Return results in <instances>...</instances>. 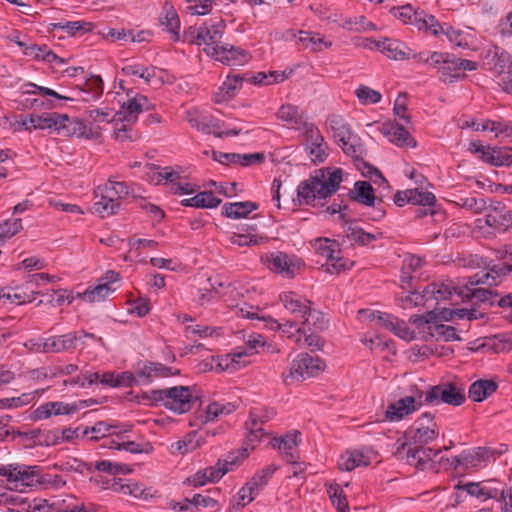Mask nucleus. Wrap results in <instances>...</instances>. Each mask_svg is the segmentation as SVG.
Listing matches in <instances>:
<instances>
[{
    "mask_svg": "<svg viewBox=\"0 0 512 512\" xmlns=\"http://www.w3.org/2000/svg\"><path fill=\"white\" fill-rule=\"evenodd\" d=\"M379 132L385 136L391 143L398 147H416L415 139L401 125L392 121L381 123L378 126Z\"/></svg>",
    "mask_w": 512,
    "mask_h": 512,
    "instance_id": "25",
    "label": "nucleus"
},
{
    "mask_svg": "<svg viewBox=\"0 0 512 512\" xmlns=\"http://www.w3.org/2000/svg\"><path fill=\"white\" fill-rule=\"evenodd\" d=\"M489 449L486 447H476L468 451H463L460 455L452 458H439V466L444 469H455L458 466L466 468H475L485 463L489 458Z\"/></svg>",
    "mask_w": 512,
    "mask_h": 512,
    "instance_id": "16",
    "label": "nucleus"
},
{
    "mask_svg": "<svg viewBox=\"0 0 512 512\" xmlns=\"http://www.w3.org/2000/svg\"><path fill=\"white\" fill-rule=\"evenodd\" d=\"M88 88L91 92L86 89H77L74 91V95H62L57 93L55 90L39 86L32 82L24 83L21 86L23 94H39L44 97H52L56 100L66 101H84L87 102L91 99H97L103 92V82L100 77H93L88 83Z\"/></svg>",
    "mask_w": 512,
    "mask_h": 512,
    "instance_id": "6",
    "label": "nucleus"
},
{
    "mask_svg": "<svg viewBox=\"0 0 512 512\" xmlns=\"http://www.w3.org/2000/svg\"><path fill=\"white\" fill-rule=\"evenodd\" d=\"M459 288L451 280L429 284L424 289L427 306H431L429 304L431 301L438 303L444 300H453L455 296L459 297Z\"/></svg>",
    "mask_w": 512,
    "mask_h": 512,
    "instance_id": "28",
    "label": "nucleus"
},
{
    "mask_svg": "<svg viewBox=\"0 0 512 512\" xmlns=\"http://www.w3.org/2000/svg\"><path fill=\"white\" fill-rule=\"evenodd\" d=\"M479 284H488L489 286L497 285L496 277L491 273L481 271L469 278L466 284L459 288V297L464 299L475 298L485 302L490 300L491 291L486 288H475Z\"/></svg>",
    "mask_w": 512,
    "mask_h": 512,
    "instance_id": "17",
    "label": "nucleus"
},
{
    "mask_svg": "<svg viewBox=\"0 0 512 512\" xmlns=\"http://www.w3.org/2000/svg\"><path fill=\"white\" fill-rule=\"evenodd\" d=\"M261 260L271 271L287 278H293L302 267V262L296 256L280 251L267 253Z\"/></svg>",
    "mask_w": 512,
    "mask_h": 512,
    "instance_id": "15",
    "label": "nucleus"
},
{
    "mask_svg": "<svg viewBox=\"0 0 512 512\" xmlns=\"http://www.w3.org/2000/svg\"><path fill=\"white\" fill-rule=\"evenodd\" d=\"M312 245L319 255L326 257L327 261L322 265L326 272L340 273L351 267L352 263L340 256L341 250L337 241L329 238H317Z\"/></svg>",
    "mask_w": 512,
    "mask_h": 512,
    "instance_id": "11",
    "label": "nucleus"
},
{
    "mask_svg": "<svg viewBox=\"0 0 512 512\" xmlns=\"http://www.w3.org/2000/svg\"><path fill=\"white\" fill-rule=\"evenodd\" d=\"M323 368L324 363L319 358L301 353L292 361L289 371L283 374V378L287 384H290L294 381L312 377Z\"/></svg>",
    "mask_w": 512,
    "mask_h": 512,
    "instance_id": "13",
    "label": "nucleus"
},
{
    "mask_svg": "<svg viewBox=\"0 0 512 512\" xmlns=\"http://www.w3.org/2000/svg\"><path fill=\"white\" fill-rule=\"evenodd\" d=\"M229 471L230 468L224 467L221 460H218L215 465L198 470L194 475L188 477L185 483L193 487H201L219 481Z\"/></svg>",
    "mask_w": 512,
    "mask_h": 512,
    "instance_id": "27",
    "label": "nucleus"
},
{
    "mask_svg": "<svg viewBox=\"0 0 512 512\" xmlns=\"http://www.w3.org/2000/svg\"><path fill=\"white\" fill-rule=\"evenodd\" d=\"M377 453L371 448L347 450L338 460V467L342 471H352L361 466H368L376 460Z\"/></svg>",
    "mask_w": 512,
    "mask_h": 512,
    "instance_id": "22",
    "label": "nucleus"
},
{
    "mask_svg": "<svg viewBox=\"0 0 512 512\" xmlns=\"http://www.w3.org/2000/svg\"><path fill=\"white\" fill-rule=\"evenodd\" d=\"M280 301L295 319L301 321L303 327H314L319 330L326 327L327 321L324 314L312 308V303L308 299L289 291L280 295Z\"/></svg>",
    "mask_w": 512,
    "mask_h": 512,
    "instance_id": "3",
    "label": "nucleus"
},
{
    "mask_svg": "<svg viewBox=\"0 0 512 512\" xmlns=\"http://www.w3.org/2000/svg\"><path fill=\"white\" fill-rule=\"evenodd\" d=\"M161 24L171 34L173 40H179L180 20L173 6L165 5L164 14L161 17Z\"/></svg>",
    "mask_w": 512,
    "mask_h": 512,
    "instance_id": "50",
    "label": "nucleus"
},
{
    "mask_svg": "<svg viewBox=\"0 0 512 512\" xmlns=\"http://www.w3.org/2000/svg\"><path fill=\"white\" fill-rule=\"evenodd\" d=\"M116 290L115 287H108L98 281L93 287H88L83 293L79 294V298L85 302L95 303L103 301L108 295Z\"/></svg>",
    "mask_w": 512,
    "mask_h": 512,
    "instance_id": "51",
    "label": "nucleus"
},
{
    "mask_svg": "<svg viewBox=\"0 0 512 512\" xmlns=\"http://www.w3.org/2000/svg\"><path fill=\"white\" fill-rule=\"evenodd\" d=\"M78 336L76 333H68L60 336H51L45 338L43 346L44 351L47 353H60L68 351L76 347Z\"/></svg>",
    "mask_w": 512,
    "mask_h": 512,
    "instance_id": "36",
    "label": "nucleus"
},
{
    "mask_svg": "<svg viewBox=\"0 0 512 512\" xmlns=\"http://www.w3.org/2000/svg\"><path fill=\"white\" fill-rule=\"evenodd\" d=\"M129 194V188L125 182H118L109 179L103 185H99L95 189V195H103L108 198L114 204H118L120 208V202Z\"/></svg>",
    "mask_w": 512,
    "mask_h": 512,
    "instance_id": "35",
    "label": "nucleus"
},
{
    "mask_svg": "<svg viewBox=\"0 0 512 512\" xmlns=\"http://www.w3.org/2000/svg\"><path fill=\"white\" fill-rule=\"evenodd\" d=\"M277 469L278 467L274 464L268 465L255 473L249 482L260 492L268 484Z\"/></svg>",
    "mask_w": 512,
    "mask_h": 512,
    "instance_id": "63",
    "label": "nucleus"
},
{
    "mask_svg": "<svg viewBox=\"0 0 512 512\" xmlns=\"http://www.w3.org/2000/svg\"><path fill=\"white\" fill-rule=\"evenodd\" d=\"M29 512H83V509L78 506L61 509L45 499H35L29 504Z\"/></svg>",
    "mask_w": 512,
    "mask_h": 512,
    "instance_id": "60",
    "label": "nucleus"
},
{
    "mask_svg": "<svg viewBox=\"0 0 512 512\" xmlns=\"http://www.w3.org/2000/svg\"><path fill=\"white\" fill-rule=\"evenodd\" d=\"M469 126L475 131L494 132L496 136H499L501 134L510 135V125L508 122L504 121H492L486 119L480 122H472Z\"/></svg>",
    "mask_w": 512,
    "mask_h": 512,
    "instance_id": "53",
    "label": "nucleus"
},
{
    "mask_svg": "<svg viewBox=\"0 0 512 512\" xmlns=\"http://www.w3.org/2000/svg\"><path fill=\"white\" fill-rule=\"evenodd\" d=\"M75 411V407L60 401L46 402L38 406L31 414L33 421H41L51 416L68 415Z\"/></svg>",
    "mask_w": 512,
    "mask_h": 512,
    "instance_id": "31",
    "label": "nucleus"
},
{
    "mask_svg": "<svg viewBox=\"0 0 512 512\" xmlns=\"http://www.w3.org/2000/svg\"><path fill=\"white\" fill-rule=\"evenodd\" d=\"M122 72L127 76H137L143 79L146 83H149L155 76L156 68L133 63L125 65L122 68Z\"/></svg>",
    "mask_w": 512,
    "mask_h": 512,
    "instance_id": "57",
    "label": "nucleus"
},
{
    "mask_svg": "<svg viewBox=\"0 0 512 512\" xmlns=\"http://www.w3.org/2000/svg\"><path fill=\"white\" fill-rule=\"evenodd\" d=\"M296 41L303 49H308L311 52H321L332 46V42L330 40H327L320 33L311 31H299L296 35Z\"/></svg>",
    "mask_w": 512,
    "mask_h": 512,
    "instance_id": "34",
    "label": "nucleus"
},
{
    "mask_svg": "<svg viewBox=\"0 0 512 512\" xmlns=\"http://www.w3.org/2000/svg\"><path fill=\"white\" fill-rule=\"evenodd\" d=\"M304 138L305 150L314 163H323L327 154V144L318 127L312 122L301 132Z\"/></svg>",
    "mask_w": 512,
    "mask_h": 512,
    "instance_id": "18",
    "label": "nucleus"
},
{
    "mask_svg": "<svg viewBox=\"0 0 512 512\" xmlns=\"http://www.w3.org/2000/svg\"><path fill=\"white\" fill-rule=\"evenodd\" d=\"M184 118L191 127L206 134L215 133V128H219L216 120L210 116L200 114L196 109L187 110Z\"/></svg>",
    "mask_w": 512,
    "mask_h": 512,
    "instance_id": "37",
    "label": "nucleus"
},
{
    "mask_svg": "<svg viewBox=\"0 0 512 512\" xmlns=\"http://www.w3.org/2000/svg\"><path fill=\"white\" fill-rule=\"evenodd\" d=\"M252 352L244 349H236L232 353L220 356L219 371L236 372L250 363Z\"/></svg>",
    "mask_w": 512,
    "mask_h": 512,
    "instance_id": "32",
    "label": "nucleus"
},
{
    "mask_svg": "<svg viewBox=\"0 0 512 512\" xmlns=\"http://www.w3.org/2000/svg\"><path fill=\"white\" fill-rule=\"evenodd\" d=\"M483 65L495 76L506 77L512 69V56L498 46H492L485 50Z\"/></svg>",
    "mask_w": 512,
    "mask_h": 512,
    "instance_id": "19",
    "label": "nucleus"
},
{
    "mask_svg": "<svg viewBox=\"0 0 512 512\" xmlns=\"http://www.w3.org/2000/svg\"><path fill=\"white\" fill-rule=\"evenodd\" d=\"M425 403L424 392L415 388L410 395L404 396L387 406L385 419L390 422L401 421L418 411Z\"/></svg>",
    "mask_w": 512,
    "mask_h": 512,
    "instance_id": "10",
    "label": "nucleus"
},
{
    "mask_svg": "<svg viewBox=\"0 0 512 512\" xmlns=\"http://www.w3.org/2000/svg\"><path fill=\"white\" fill-rule=\"evenodd\" d=\"M379 50L384 53L387 57L394 60H403L409 57L406 46L393 39H384L379 45Z\"/></svg>",
    "mask_w": 512,
    "mask_h": 512,
    "instance_id": "47",
    "label": "nucleus"
},
{
    "mask_svg": "<svg viewBox=\"0 0 512 512\" xmlns=\"http://www.w3.org/2000/svg\"><path fill=\"white\" fill-rule=\"evenodd\" d=\"M47 389H36L34 391L22 393L16 397L0 399L1 409H18L36 402Z\"/></svg>",
    "mask_w": 512,
    "mask_h": 512,
    "instance_id": "38",
    "label": "nucleus"
},
{
    "mask_svg": "<svg viewBox=\"0 0 512 512\" xmlns=\"http://www.w3.org/2000/svg\"><path fill=\"white\" fill-rule=\"evenodd\" d=\"M258 443L259 442L249 441L247 437L245 445L237 450L231 451L225 459L221 460L222 464H224V467H229L230 470H232L234 466L242 463L250 455Z\"/></svg>",
    "mask_w": 512,
    "mask_h": 512,
    "instance_id": "46",
    "label": "nucleus"
},
{
    "mask_svg": "<svg viewBox=\"0 0 512 512\" xmlns=\"http://www.w3.org/2000/svg\"><path fill=\"white\" fill-rule=\"evenodd\" d=\"M195 438V434H188L183 439L171 445V452L173 454L184 455L186 453L194 451L196 448L200 446L199 441Z\"/></svg>",
    "mask_w": 512,
    "mask_h": 512,
    "instance_id": "64",
    "label": "nucleus"
},
{
    "mask_svg": "<svg viewBox=\"0 0 512 512\" xmlns=\"http://www.w3.org/2000/svg\"><path fill=\"white\" fill-rule=\"evenodd\" d=\"M64 117H59V113H51L45 115H30L29 117H23L16 121L14 126L15 129L20 130H45L53 129L56 131L57 125H60V120Z\"/></svg>",
    "mask_w": 512,
    "mask_h": 512,
    "instance_id": "24",
    "label": "nucleus"
},
{
    "mask_svg": "<svg viewBox=\"0 0 512 512\" xmlns=\"http://www.w3.org/2000/svg\"><path fill=\"white\" fill-rule=\"evenodd\" d=\"M301 443V433L298 430H291L284 435L273 437L271 446L277 449L287 462H294L299 459L298 446Z\"/></svg>",
    "mask_w": 512,
    "mask_h": 512,
    "instance_id": "21",
    "label": "nucleus"
},
{
    "mask_svg": "<svg viewBox=\"0 0 512 512\" xmlns=\"http://www.w3.org/2000/svg\"><path fill=\"white\" fill-rule=\"evenodd\" d=\"M497 383L493 380L480 379L471 384L468 396L474 402H482L497 390Z\"/></svg>",
    "mask_w": 512,
    "mask_h": 512,
    "instance_id": "40",
    "label": "nucleus"
},
{
    "mask_svg": "<svg viewBox=\"0 0 512 512\" xmlns=\"http://www.w3.org/2000/svg\"><path fill=\"white\" fill-rule=\"evenodd\" d=\"M326 128L329 133L332 134L334 140L338 137H345V135H349L351 130L350 125L344 120V118L340 115H330L326 120Z\"/></svg>",
    "mask_w": 512,
    "mask_h": 512,
    "instance_id": "52",
    "label": "nucleus"
},
{
    "mask_svg": "<svg viewBox=\"0 0 512 512\" xmlns=\"http://www.w3.org/2000/svg\"><path fill=\"white\" fill-rule=\"evenodd\" d=\"M103 446L109 447L111 449L125 450V451L135 453V454H137V453L149 454L153 451V446L148 442L139 444L134 441L119 442L114 439H106L103 443Z\"/></svg>",
    "mask_w": 512,
    "mask_h": 512,
    "instance_id": "48",
    "label": "nucleus"
},
{
    "mask_svg": "<svg viewBox=\"0 0 512 512\" xmlns=\"http://www.w3.org/2000/svg\"><path fill=\"white\" fill-rule=\"evenodd\" d=\"M355 199L361 204L372 206L375 201L374 189L366 181H357L354 185Z\"/></svg>",
    "mask_w": 512,
    "mask_h": 512,
    "instance_id": "58",
    "label": "nucleus"
},
{
    "mask_svg": "<svg viewBox=\"0 0 512 512\" xmlns=\"http://www.w3.org/2000/svg\"><path fill=\"white\" fill-rule=\"evenodd\" d=\"M257 208L258 204L252 201L226 203L222 207V213L228 218L239 219L247 217Z\"/></svg>",
    "mask_w": 512,
    "mask_h": 512,
    "instance_id": "43",
    "label": "nucleus"
},
{
    "mask_svg": "<svg viewBox=\"0 0 512 512\" xmlns=\"http://www.w3.org/2000/svg\"><path fill=\"white\" fill-rule=\"evenodd\" d=\"M31 286L32 284H28L27 282L26 285L22 287H7L2 289L0 293V300L3 303L16 305L32 302L35 299V292L31 289Z\"/></svg>",
    "mask_w": 512,
    "mask_h": 512,
    "instance_id": "33",
    "label": "nucleus"
},
{
    "mask_svg": "<svg viewBox=\"0 0 512 512\" xmlns=\"http://www.w3.org/2000/svg\"><path fill=\"white\" fill-rule=\"evenodd\" d=\"M278 120L284 122V125L289 129L297 131H304L305 127L310 125L305 116V113L299 109V107L292 104H284L280 106L276 113Z\"/></svg>",
    "mask_w": 512,
    "mask_h": 512,
    "instance_id": "26",
    "label": "nucleus"
},
{
    "mask_svg": "<svg viewBox=\"0 0 512 512\" xmlns=\"http://www.w3.org/2000/svg\"><path fill=\"white\" fill-rule=\"evenodd\" d=\"M468 150L476 154L483 162L492 166L499 167L506 164L507 154H504L502 152L503 149L500 147L485 146L480 141H472L469 144Z\"/></svg>",
    "mask_w": 512,
    "mask_h": 512,
    "instance_id": "30",
    "label": "nucleus"
},
{
    "mask_svg": "<svg viewBox=\"0 0 512 512\" xmlns=\"http://www.w3.org/2000/svg\"><path fill=\"white\" fill-rule=\"evenodd\" d=\"M456 488L463 489L469 495L477 498H482L484 500L496 499L499 494V490L497 488L491 487L482 482H469L464 485L457 484Z\"/></svg>",
    "mask_w": 512,
    "mask_h": 512,
    "instance_id": "42",
    "label": "nucleus"
},
{
    "mask_svg": "<svg viewBox=\"0 0 512 512\" xmlns=\"http://www.w3.org/2000/svg\"><path fill=\"white\" fill-rule=\"evenodd\" d=\"M212 59L228 66H243L249 62L250 54L240 47L223 44L217 49V54L213 55Z\"/></svg>",
    "mask_w": 512,
    "mask_h": 512,
    "instance_id": "29",
    "label": "nucleus"
},
{
    "mask_svg": "<svg viewBox=\"0 0 512 512\" xmlns=\"http://www.w3.org/2000/svg\"><path fill=\"white\" fill-rule=\"evenodd\" d=\"M225 24L223 21L203 23L200 26H190L183 32V41L203 45V52L212 58L217 54V49L221 46V39L224 33Z\"/></svg>",
    "mask_w": 512,
    "mask_h": 512,
    "instance_id": "4",
    "label": "nucleus"
},
{
    "mask_svg": "<svg viewBox=\"0 0 512 512\" xmlns=\"http://www.w3.org/2000/svg\"><path fill=\"white\" fill-rule=\"evenodd\" d=\"M153 399L167 409L182 414L191 409L193 395L188 386H175L153 391Z\"/></svg>",
    "mask_w": 512,
    "mask_h": 512,
    "instance_id": "9",
    "label": "nucleus"
},
{
    "mask_svg": "<svg viewBox=\"0 0 512 512\" xmlns=\"http://www.w3.org/2000/svg\"><path fill=\"white\" fill-rule=\"evenodd\" d=\"M265 240L264 237L253 233H231L229 241L231 244L238 247L255 246L259 245Z\"/></svg>",
    "mask_w": 512,
    "mask_h": 512,
    "instance_id": "62",
    "label": "nucleus"
},
{
    "mask_svg": "<svg viewBox=\"0 0 512 512\" xmlns=\"http://www.w3.org/2000/svg\"><path fill=\"white\" fill-rule=\"evenodd\" d=\"M489 200L490 199H486L483 197L478 198V197H473V196H469V197L461 196L455 201V203L458 206L465 208L474 214H481L482 212L486 211V209L488 207Z\"/></svg>",
    "mask_w": 512,
    "mask_h": 512,
    "instance_id": "56",
    "label": "nucleus"
},
{
    "mask_svg": "<svg viewBox=\"0 0 512 512\" xmlns=\"http://www.w3.org/2000/svg\"><path fill=\"white\" fill-rule=\"evenodd\" d=\"M59 117H64L60 120V125H57L56 132L64 137H82L86 134L87 127L83 121L77 118H70L67 114H59Z\"/></svg>",
    "mask_w": 512,
    "mask_h": 512,
    "instance_id": "39",
    "label": "nucleus"
},
{
    "mask_svg": "<svg viewBox=\"0 0 512 512\" xmlns=\"http://www.w3.org/2000/svg\"><path fill=\"white\" fill-rule=\"evenodd\" d=\"M427 404L438 405L445 403L451 406H460L465 402V390L456 383L446 382L432 386L424 392Z\"/></svg>",
    "mask_w": 512,
    "mask_h": 512,
    "instance_id": "12",
    "label": "nucleus"
},
{
    "mask_svg": "<svg viewBox=\"0 0 512 512\" xmlns=\"http://www.w3.org/2000/svg\"><path fill=\"white\" fill-rule=\"evenodd\" d=\"M409 321L418 329L420 334L434 337L433 329L437 321L436 310L429 311L425 315H412Z\"/></svg>",
    "mask_w": 512,
    "mask_h": 512,
    "instance_id": "45",
    "label": "nucleus"
},
{
    "mask_svg": "<svg viewBox=\"0 0 512 512\" xmlns=\"http://www.w3.org/2000/svg\"><path fill=\"white\" fill-rule=\"evenodd\" d=\"M342 27L350 32H369L377 29L376 25L365 16L358 15L346 19Z\"/></svg>",
    "mask_w": 512,
    "mask_h": 512,
    "instance_id": "54",
    "label": "nucleus"
},
{
    "mask_svg": "<svg viewBox=\"0 0 512 512\" xmlns=\"http://www.w3.org/2000/svg\"><path fill=\"white\" fill-rule=\"evenodd\" d=\"M436 30L437 33L433 34L434 36L444 34L447 36L451 43L460 48H469L472 43V37L469 34H466L460 30H456L448 24L442 25L439 23V28Z\"/></svg>",
    "mask_w": 512,
    "mask_h": 512,
    "instance_id": "44",
    "label": "nucleus"
},
{
    "mask_svg": "<svg viewBox=\"0 0 512 512\" xmlns=\"http://www.w3.org/2000/svg\"><path fill=\"white\" fill-rule=\"evenodd\" d=\"M236 313L239 317L242 318L262 320L270 329H279L283 334L287 335L288 338L293 339L297 344H301L302 331L306 328L302 325L300 326L299 324L292 321L279 323L272 317L264 315L259 307H254L248 304H244L238 307Z\"/></svg>",
    "mask_w": 512,
    "mask_h": 512,
    "instance_id": "7",
    "label": "nucleus"
},
{
    "mask_svg": "<svg viewBox=\"0 0 512 512\" xmlns=\"http://www.w3.org/2000/svg\"><path fill=\"white\" fill-rule=\"evenodd\" d=\"M458 62L459 58L449 54L447 55V59H445V62L439 67L438 71L443 81L452 82L454 79L461 78Z\"/></svg>",
    "mask_w": 512,
    "mask_h": 512,
    "instance_id": "55",
    "label": "nucleus"
},
{
    "mask_svg": "<svg viewBox=\"0 0 512 512\" xmlns=\"http://www.w3.org/2000/svg\"><path fill=\"white\" fill-rule=\"evenodd\" d=\"M0 476L12 485L13 488L24 490L35 488L39 483L50 482V478L43 476L42 468L38 465L10 463L0 465Z\"/></svg>",
    "mask_w": 512,
    "mask_h": 512,
    "instance_id": "5",
    "label": "nucleus"
},
{
    "mask_svg": "<svg viewBox=\"0 0 512 512\" xmlns=\"http://www.w3.org/2000/svg\"><path fill=\"white\" fill-rule=\"evenodd\" d=\"M407 435L409 442H402L394 452L398 459L406 460L410 465L421 469L433 468L434 463H439L441 457L439 449L422 447V445L434 441L439 435L438 425L432 414L423 413L414 422Z\"/></svg>",
    "mask_w": 512,
    "mask_h": 512,
    "instance_id": "1",
    "label": "nucleus"
},
{
    "mask_svg": "<svg viewBox=\"0 0 512 512\" xmlns=\"http://www.w3.org/2000/svg\"><path fill=\"white\" fill-rule=\"evenodd\" d=\"M335 142L339 147H341L346 155L354 159H358L362 153L360 138L354 132H350L349 135H345L343 139L342 137L336 138Z\"/></svg>",
    "mask_w": 512,
    "mask_h": 512,
    "instance_id": "49",
    "label": "nucleus"
},
{
    "mask_svg": "<svg viewBox=\"0 0 512 512\" xmlns=\"http://www.w3.org/2000/svg\"><path fill=\"white\" fill-rule=\"evenodd\" d=\"M383 328L391 331L393 334L405 341H412L416 338L415 331L411 330L405 321L400 320L391 314H387Z\"/></svg>",
    "mask_w": 512,
    "mask_h": 512,
    "instance_id": "41",
    "label": "nucleus"
},
{
    "mask_svg": "<svg viewBox=\"0 0 512 512\" xmlns=\"http://www.w3.org/2000/svg\"><path fill=\"white\" fill-rule=\"evenodd\" d=\"M235 406L231 403L222 404L219 402H212L207 405L205 410V420L207 422L215 421L217 418L223 415L232 413Z\"/></svg>",
    "mask_w": 512,
    "mask_h": 512,
    "instance_id": "61",
    "label": "nucleus"
},
{
    "mask_svg": "<svg viewBox=\"0 0 512 512\" xmlns=\"http://www.w3.org/2000/svg\"><path fill=\"white\" fill-rule=\"evenodd\" d=\"M54 444H58L65 441H72L73 439L85 438L89 436V428L88 427H77L73 428H65L61 431H54Z\"/></svg>",
    "mask_w": 512,
    "mask_h": 512,
    "instance_id": "59",
    "label": "nucleus"
},
{
    "mask_svg": "<svg viewBox=\"0 0 512 512\" xmlns=\"http://www.w3.org/2000/svg\"><path fill=\"white\" fill-rule=\"evenodd\" d=\"M275 415L276 411L273 408L252 409L249 414V420L246 422L248 440L260 442L265 434L262 425L273 419Z\"/></svg>",
    "mask_w": 512,
    "mask_h": 512,
    "instance_id": "23",
    "label": "nucleus"
},
{
    "mask_svg": "<svg viewBox=\"0 0 512 512\" xmlns=\"http://www.w3.org/2000/svg\"><path fill=\"white\" fill-rule=\"evenodd\" d=\"M153 109V105L148 98L142 94L135 93L133 96L128 94V99L123 101L120 110L115 113L112 122L117 125L119 122H126L133 125L140 113Z\"/></svg>",
    "mask_w": 512,
    "mask_h": 512,
    "instance_id": "14",
    "label": "nucleus"
},
{
    "mask_svg": "<svg viewBox=\"0 0 512 512\" xmlns=\"http://www.w3.org/2000/svg\"><path fill=\"white\" fill-rule=\"evenodd\" d=\"M485 216L487 226L498 232H506L512 226V211L507 209L504 203L489 200Z\"/></svg>",
    "mask_w": 512,
    "mask_h": 512,
    "instance_id": "20",
    "label": "nucleus"
},
{
    "mask_svg": "<svg viewBox=\"0 0 512 512\" xmlns=\"http://www.w3.org/2000/svg\"><path fill=\"white\" fill-rule=\"evenodd\" d=\"M341 182V169H319L298 185L299 203L309 205L316 200L326 199L338 190Z\"/></svg>",
    "mask_w": 512,
    "mask_h": 512,
    "instance_id": "2",
    "label": "nucleus"
},
{
    "mask_svg": "<svg viewBox=\"0 0 512 512\" xmlns=\"http://www.w3.org/2000/svg\"><path fill=\"white\" fill-rule=\"evenodd\" d=\"M390 13L403 24L412 25L420 31L436 34L435 29L439 28V22L433 15L421 9H414L410 4L394 7Z\"/></svg>",
    "mask_w": 512,
    "mask_h": 512,
    "instance_id": "8",
    "label": "nucleus"
}]
</instances>
